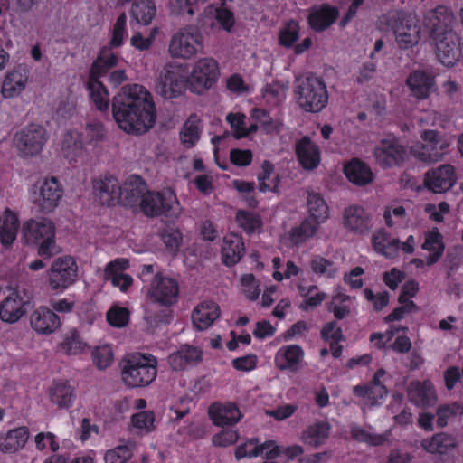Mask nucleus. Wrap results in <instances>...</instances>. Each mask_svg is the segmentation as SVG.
<instances>
[{
    "instance_id": "nucleus-15",
    "label": "nucleus",
    "mask_w": 463,
    "mask_h": 463,
    "mask_svg": "<svg viewBox=\"0 0 463 463\" xmlns=\"http://www.w3.org/2000/svg\"><path fill=\"white\" fill-rule=\"evenodd\" d=\"M33 202L45 213L52 212L62 198L63 190L56 177H46L38 180L32 187Z\"/></svg>"
},
{
    "instance_id": "nucleus-54",
    "label": "nucleus",
    "mask_w": 463,
    "mask_h": 463,
    "mask_svg": "<svg viewBox=\"0 0 463 463\" xmlns=\"http://www.w3.org/2000/svg\"><path fill=\"white\" fill-rule=\"evenodd\" d=\"M201 130L200 119L196 116L190 117L184 123L180 133L182 143L186 147L194 146L200 138Z\"/></svg>"
},
{
    "instance_id": "nucleus-3",
    "label": "nucleus",
    "mask_w": 463,
    "mask_h": 463,
    "mask_svg": "<svg viewBox=\"0 0 463 463\" xmlns=\"http://www.w3.org/2000/svg\"><path fill=\"white\" fill-rule=\"evenodd\" d=\"M294 97L302 110L318 113L326 107L329 94L323 80L315 76H302L296 80Z\"/></svg>"
},
{
    "instance_id": "nucleus-55",
    "label": "nucleus",
    "mask_w": 463,
    "mask_h": 463,
    "mask_svg": "<svg viewBox=\"0 0 463 463\" xmlns=\"http://www.w3.org/2000/svg\"><path fill=\"white\" fill-rule=\"evenodd\" d=\"M318 230L309 221L303 220L302 222L290 230L285 237L293 245L304 243L307 239L313 237Z\"/></svg>"
},
{
    "instance_id": "nucleus-26",
    "label": "nucleus",
    "mask_w": 463,
    "mask_h": 463,
    "mask_svg": "<svg viewBox=\"0 0 463 463\" xmlns=\"http://www.w3.org/2000/svg\"><path fill=\"white\" fill-rule=\"evenodd\" d=\"M146 189V185L139 176L132 175L128 177L120 185V204L131 208L139 206Z\"/></svg>"
},
{
    "instance_id": "nucleus-41",
    "label": "nucleus",
    "mask_w": 463,
    "mask_h": 463,
    "mask_svg": "<svg viewBox=\"0 0 463 463\" xmlns=\"http://www.w3.org/2000/svg\"><path fill=\"white\" fill-rule=\"evenodd\" d=\"M87 349V342L81 338L79 332L74 328L65 332L58 345L59 352L66 355H80L85 353Z\"/></svg>"
},
{
    "instance_id": "nucleus-35",
    "label": "nucleus",
    "mask_w": 463,
    "mask_h": 463,
    "mask_svg": "<svg viewBox=\"0 0 463 463\" xmlns=\"http://www.w3.org/2000/svg\"><path fill=\"white\" fill-rule=\"evenodd\" d=\"M19 228V218L16 213L5 209L0 215V243L5 248L12 246L16 239Z\"/></svg>"
},
{
    "instance_id": "nucleus-47",
    "label": "nucleus",
    "mask_w": 463,
    "mask_h": 463,
    "mask_svg": "<svg viewBox=\"0 0 463 463\" xmlns=\"http://www.w3.org/2000/svg\"><path fill=\"white\" fill-rule=\"evenodd\" d=\"M100 77H92L90 74L88 89L90 97L96 108L100 111H105L109 109V98L106 87L99 80Z\"/></svg>"
},
{
    "instance_id": "nucleus-14",
    "label": "nucleus",
    "mask_w": 463,
    "mask_h": 463,
    "mask_svg": "<svg viewBox=\"0 0 463 463\" xmlns=\"http://www.w3.org/2000/svg\"><path fill=\"white\" fill-rule=\"evenodd\" d=\"M435 53L439 62L446 67H453L461 58L463 43L459 34L455 31L445 33H436L430 38Z\"/></svg>"
},
{
    "instance_id": "nucleus-8",
    "label": "nucleus",
    "mask_w": 463,
    "mask_h": 463,
    "mask_svg": "<svg viewBox=\"0 0 463 463\" xmlns=\"http://www.w3.org/2000/svg\"><path fill=\"white\" fill-rule=\"evenodd\" d=\"M422 143L411 146V155L424 163H436L443 159L450 142L441 133L425 129L420 135Z\"/></svg>"
},
{
    "instance_id": "nucleus-51",
    "label": "nucleus",
    "mask_w": 463,
    "mask_h": 463,
    "mask_svg": "<svg viewBox=\"0 0 463 463\" xmlns=\"http://www.w3.org/2000/svg\"><path fill=\"white\" fill-rule=\"evenodd\" d=\"M288 90V84L282 82H272L267 84L261 90L262 99L270 106H277L286 99Z\"/></svg>"
},
{
    "instance_id": "nucleus-58",
    "label": "nucleus",
    "mask_w": 463,
    "mask_h": 463,
    "mask_svg": "<svg viewBox=\"0 0 463 463\" xmlns=\"http://www.w3.org/2000/svg\"><path fill=\"white\" fill-rule=\"evenodd\" d=\"M251 118L258 128H261L266 133L279 132L281 123L279 119L273 118L262 109H254L251 111Z\"/></svg>"
},
{
    "instance_id": "nucleus-23",
    "label": "nucleus",
    "mask_w": 463,
    "mask_h": 463,
    "mask_svg": "<svg viewBox=\"0 0 463 463\" xmlns=\"http://www.w3.org/2000/svg\"><path fill=\"white\" fill-rule=\"evenodd\" d=\"M29 81V71L23 66L18 65L9 71L3 80L1 94L4 99H14L20 96Z\"/></svg>"
},
{
    "instance_id": "nucleus-39",
    "label": "nucleus",
    "mask_w": 463,
    "mask_h": 463,
    "mask_svg": "<svg viewBox=\"0 0 463 463\" xmlns=\"http://www.w3.org/2000/svg\"><path fill=\"white\" fill-rule=\"evenodd\" d=\"M61 153L70 162H76L84 155L81 135L76 130L68 131L61 143Z\"/></svg>"
},
{
    "instance_id": "nucleus-1",
    "label": "nucleus",
    "mask_w": 463,
    "mask_h": 463,
    "mask_svg": "<svg viewBox=\"0 0 463 463\" xmlns=\"http://www.w3.org/2000/svg\"><path fill=\"white\" fill-rule=\"evenodd\" d=\"M113 118L118 128L128 134L141 135L156 122V106L150 92L142 85L121 89L112 102Z\"/></svg>"
},
{
    "instance_id": "nucleus-37",
    "label": "nucleus",
    "mask_w": 463,
    "mask_h": 463,
    "mask_svg": "<svg viewBox=\"0 0 463 463\" xmlns=\"http://www.w3.org/2000/svg\"><path fill=\"white\" fill-rule=\"evenodd\" d=\"M220 310L217 304L212 301H203L194 309L192 319L199 330L207 329L219 317Z\"/></svg>"
},
{
    "instance_id": "nucleus-42",
    "label": "nucleus",
    "mask_w": 463,
    "mask_h": 463,
    "mask_svg": "<svg viewBox=\"0 0 463 463\" xmlns=\"http://www.w3.org/2000/svg\"><path fill=\"white\" fill-rule=\"evenodd\" d=\"M74 396L73 387L66 382L53 383L49 389L50 401L62 409L72 405Z\"/></svg>"
},
{
    "instance_id": "nucleus-49",
    "label": "nucleus",
    "mask_w": 463,
    "mask_h": 463,
    "mask_svg": "<svg viewBox=\"0 0 463 463\" xmlns=\"http://www.w3.org/2000/svg\"><path fill=\"white\" fill-rule=\"evenodd\" d=\"M156 13V5L151 0H135L131 6L132 17L143 25H148L154 19Z\"/></svg>"
},
{
    "instance_id": "nucleus-61",
    "label": "nucleus",
    "mask_w": 463,
    "mask_h": 463,
    "mask_svg": "<svg viewBox=\"0 0 463 463\" xmlns=\"http://www.w3.org/2000/svg\"><path fill=\"white\" fill-rule=\"evenodd\" d=\"M241 291L243 296L251 301L259 298L260 294V282L252 274H243L240 278Z\"/></svg>"
},
{
    "instance_id": "nucleus-2",
    "label": "nucleus",
    "mask_w": 463,
    "mask_h": 463,
    "mask_svg": "<svg viewBox=\"0 0 463 463\" xmlns=\"http://www.w3.org/2000/svg\"><path fill=\"white\" fill-rule=\"evenodd\" d=\"M392 33L396 47L401 51L415 48L423 37V29L420 19L410 13L392 10L380 18Z\"/></svg>"
},
{
    "instance_id": "nucleus-16",
    "label": "nucleus",
    "mask_w": 463,
    "mask_h": 463,
    "mask_svg": "<svg viewBox=\"0 0 463 463\" xmlns=\"http://www.w3.org/2000/svg\"><path fill=\"white\" fill-rule=\"evenodd\" d=\"M185 69L182 64H168L161 71L156 84V91L162 98L170 99L179 96L186 86Z\"/></svg>"
},
{
    "instance_id": "nucleus-11",
    "label": "nucleus",
    "mask_w": 463,
    "mask_h": 463,
    "mask_svg": "<svg viewBox=\"0 0 463 463\" xmlns=\"http://www.w3.org/2000/svg\"><path fill=\"white\" fill-rule=\"evenodd\" d=\"M30 302L31 295L25 288H5L0 301V319L7 324L16 323L26 314Z\"/></svg>"
},
{
    "instance_id": "nucleus-64",
    "label": "nucleus",
    "mask_w": 463,
    "mask_h": 463,
    "mask_svg": "<svg viewBox=\"0 0 463 463\" xmlns=\"http://www.w3.org/2000/svg\"><path fill=\"white\" fill-rule=\"evenodd\" d=\"M92 360L99 370L109 367L114 360V352L110 345H101L92 351Z\"/></svg>"
},
{
    "instance_id": "nucleus-59",
    "label": "nucleus",
    "mask_w": 463,
    "mask_h": 463,
    "mask_svg": "<svg viewBox=\"0 0 463 463\" xmlns=\"http://www.w3.org/2000/svg\"><path fill=\"white\" fill-rule=\"evenodd\" d=\"M160 238L166 250L171 253H176L180 250L184 237L180 230L167 227L160 233Z\"/></svg>"
},
{
    "instance_id": "nucleus-22",
    "label": "nucleus",
    "mask_w": 463,
    "mask_h": 463,
    "mask_svg": "<svg viewBox=\"0 0 463 463\" xmlns=\"http://www.w3.org/2000/svg\"><path fill=\"white\" fill-rule=\"evenodd\" d=\"M407 394L411 402L422 409L433 406L438 401L434 384L429 380L411 382Z\"/></svg>"
},
{
    "instance_id": "nucleus-20",
    "label": "nucleus",
    "mask_w": 463,
    "mask_h": 463,
    "mask_svg": "<svg viewBox=\"0 0 463 463\" xmlns=\"http://www.w3.org/2000/svg\"><path fill=\"white\" fill-rule=\"evenodd\" d=\"M31 328L38 335H49L61 326L60 317L47 307H38L29 316Z\"/></svg>"
},
{
    "instance_id": "nucleus-63",
    "label": "nucleus",
    "mask_w": 463,
    "mask_h": 463,
    "mask_svg": "<svg viewBox=\"0 0 463 463\" xmlns=\"http://www.w3.org/2000/svg\"><path fill=\"white\" fill-rule=\"evenodd\" d=\"M260 182L259 189L260 192H267L276 188L278 183V176L274 174L273 165L268 161L263 162L261 165L260 173L258 175Z\"/></svg>"
},
{
    "instance_id": "nucleus-4",
    "label": "nucleus",
    "mask_w": 463,
    "mask_h": 463,
    "mask_svg": "<svg viewBox=\"0 0 463 463\" xmlns=\"http://www.w3.org/2000/svg\"><path fill=\"white\" fill-rule=\"evenodd\" d=\"M157 359L149 354L130 356L122 370V380L126 385L137 388L150 384L157 374Z\"/></svg>"
},
{
    "instance_id": "nucleus-6",
    "label": "nucleus",
    "mask_w": 463,
    "mask_h": 463,
    "mask_svg": "<svg viewBox=\"0 0 463 463\" xmlns=\"http://www.w3.org/2000/svg\"><path fill=\"white\" fill-rule=\"evenodd\" d=\"M220 77L217 61L211 57L198 59L186 75V87L194 93L203 94L212 89Z\"/></svg>"
},
{
    "instance_id": "nucleus-48",
    "label": "nucleus",
    "mask_w": 463,
    "mask_h": 463,
    "mask_svg": "<svg viewBox=\"0 0 463 463\" xmlns=\"http://www.w3.org/2000/svg\"><path fill=\"white\" fill-rule=\"evenodd\" d=\"M331 307L335 317L343 319L349 316L354 308L355 298L337 288L332 295Z\"/></svg>"
},
{
    "instance_id": "nucleus-33",
    "label": "nucleus",
    "mask_w": 463,
    "mask_h": 463,
    "mask_svg": "<svg viewBox=\"0 0 463 463\" xmlns=\"http://www.w3.org/2000/svg\"><path fill=\"white\" fill-rule=\"evenodd\" d=\"M421 249L429 252L426 258L428 266L433 265L441 258L445 250V244L443 236L437 228H432L424 232Z\"/></svg>"
},
{
    "instance_id": "nucleus-36",
    "label": "nucleus",
    "mask_w": 463,
    "mask_h": 463,
    "mask_svg": "<svg viewBox=\"0 0 463 463\" xmlns=\"http://www.w3.org/2000/svg\"><path fill=\"white\" fill-rule=\"evenodd\" d=\"M28 438L29 430L26 427L10 430L0 438V451L14 454L24 447Z\"/></svg>"
},
{
    "instance_id": "nucleus-43",
    "label": "nucleus",
    "mask_w": 463,
    "mask_h": 463,
    "mask_svg": "<svg viewBox=\"0 0 463 463\" xmlns=\"http://www.w3.org/2000/svg\"><path fill=\"white\" fill-rule=\"evenodd\" d=\"M457 444L454 436L447 433L435 434L431 438L424 439L420 442L421 448L429 453H447Z\"/></svg>"
},
{
    "instance_id": "nucleus-30",
    "label": "nucleus",
    "mask_w": 463,
    "mask_h": 463,
    "mask_svg": "<svg viewBox=\"0 0 463 463\" xmlns=\"http://www.w3.org/2000/svg\"><path fill=\"white\" fill-rule=\"evenodd\" d=\"M411 95L418 99H426L434 90V78L422 71H414L406 80Z\"/></svg>"
},
{
    "instance_id": "nucleus-18",
    "label": "nucleus",
    "mask_w": 463,
    "mask_h": 463,
    "mask_svg": "<svg viewBox=\"0 0 463 463\" xmlns=\"http://www.w3.org/2000/svg\"><path fill=\"white\" fill-rule=\"evenodd\" d=\"M424 24L430 31V38L435 37L436 33H445L455 31L457 20L453 12L444 5H439L426 12L424 14Z\"/></svg>"
},
{
    "instance_id": "nucleus-7",
    "label": "nucleus",
    "mask_w": 463,
    "mask_h": 463,
    "mask_svg": "<svg viewBox=\"0 0 463 463\" xmlns=\"http://www.w3.org/2000/svg\"><path fill=\"white\" fill-rule=\"evenodd\" d=\"M139 207L147 216L165 214L169 218H177L182 213L176 195L170 188H165L161 192H149L146 189Z\"/></svg>"
},
{
    "instance_id": "nucleus-32",
    "label": "nucleus",
    "mask_w": 463,
    "mask_h": 463,
    "mask_svg": "<svg viewBox=\"0 0 463 463\" xmlns=\"http://www.w3.org/2000/svg\"><path fill=\"white\" fill-rule=\"evenodd\" d=\"M343 223L350 232L364 233L370 228V215L363 207L351 205L344 211Z\"/></svg>"
},
{
    "instance_id": "nucleus-57",
    "label": "nucleus",
    "mask_w": 463,
    "mask_h": 463,
    "mask_svg": "<svg viewBox=\"0 0 463 463\" xmlns=\"http://www.w3.org/2000/svg\"><path fill=\"white\" fill-rule=\"evenodd\" d=\"M312 272L320 277L332 279L338 274L337 265L322 256H315L309 264Z\"/></svg>"
},
{
    "instance_id": "nucleus-31",
    "label": "nucleus",
    "mask_w": 463,
    "mask_h": 463,
    "mask_svg": "<svg viewBox=\"0 0 463 463\" xmlns=\"http://www.w3.org/2000/svg\"><path fill=\"white\" fill-rule=\"evenodd\" d=\"M296 155L301 166L312 170L320 163V150L308 137H304L296 144Z\"/></svg>"
},
{
    "instance_id": "nucleus-10",
    "label": "nucleus",
    "mask_w": 463,
    "mask_h": 463,
    "mask_svg": "<svg viewBox=\"0 0 463 463\" xmlns=\"http://www.w3.org/2000/svg\"><path fill=\"white\" fill-rule=\"evenodd\" d=\"M78 265L74 258L61 256L53 260L47 273L49 288L61 294L78 280Z\"/></svg>"
},
{
    "instance_id": "nucleus-40",
    "label": "nucleus",
    "mask_w": 463,
    "mask_h": 463,
    "mask_svg": "<svg viewBox=\"0 0 463 463\" xmlns=\"http://www.w3.org/2000/svg\"><path fill=\"white\" fill-rule=\"evenodd\" d=\"M330 424L326 421H316L308 425L301 433L300 439L312 447H319L329 437Z\"/></svg>"
},
{
    "instance_id": "nucleus-38",
    "label": "nucleus",
    "mask_w": 463,
    "mask_h": 463,
    "mask_svg": "<svg viewBox=\"0 0 463 463\" xmlns=\"http://www.w3.org/2000/svg\"><path fill=\"white\" fill-rule=\"evenodd\" d=\"M346 178L355 185H366L373 179L370 167L359 159H352L344 166Z\"/></svg>"
},
{
    "instance_id": "nucleus-19",
    "label": "nucleus",
    "mask_w": 463,
    "mask_h": 463,
    "mask_svg": "<svg viewBox=\"0 0 463 463\" xmlns=\"http://www.w3.org/2000/svg\"><path fill=\"white\" fill-rule=\"evenodd\" d=\"M376 163L383 167H392L402 164L406 158V151L399 142L393 138L382 139L373 150Z\"/></svg>"
},
{
    "instance_id": "nucleus-46",
    "label": "nucleus",
    "mask_w": 463,
    "mask_h": 463,
    "mask_svg": "<svg viewBox=\"0 0 463 463\" xmlns=\"http://www.w3.org/2000/svg\"><path fill=\"white\" fill-rule=\"evenodd\" d=\"M111 49L110 46H105L100 50L90 68V74H92V77H102L110 68L117 65L118 59Z\"/></svg>"
},
{
    "instance_id": "nucleus-25",
    "label": "nucleus",
    "mask_w": 463,
    "mask_h": 463,
    "mask_svg": "<svg viewBox=\"0 0 463 463\" xmlns=\"http://www.w3.org/2000/svg\"><path fill=\"white\" fill-rule=\"evenodd\" d=\"M202 357L201 349L184 345L168 356V364L175 371H184L196 365L201 362Z\"/></svg>"
},
{
    "instance_id": "nucleus-60",
    "label": "nucleus",
    "mask_w": 463,
    "mask_h": 463,
    "mask_svg": "<svg viewBox=\"0 0 463 463\" xmlns=\"http://www.w3.org/2000/svg\"><path fill=\"white\" fill-rule=\"evenodd\" d=\"M35 448L37 450L44 453H57L60 445L56 436L52 432H40L34 437Z\"/></svg>"
},
{
    "instance_id": "nucleus-17",
    "label": "nucleus",
    "mask_w": 463,
    "mask_h": 463,
    "mask_svg": "<svg viewBox=\"0 0 463 463\" xmlns=\"http://www.w3.org/2000/svg\"><path fill=\"white\" fill-rule=\"evenodd\" d=\"M179 286L177 281L165 274L156 273L151 280L147 296L151 301L164 307H169L177 300Z\"/></svg>"
},
{
    "instance_id": "nucleus-28",
    "label": "nucleus",
    "mask_w": 463,
    "mask_h": 463,
    "mask_svg": "<svg viewBox=\"0 0 463 463\" xmlns=\"http://www.w3.org/2000/svg\"><path fill=\"white\" fill-rule=\"evenodd\" d=\"M120 185L115 177L106 176L95 183V196L104 205L120 203Z\"/></svg>"
},
{
    "instance_id": "nucleus-62",
    "label": "nucleus",
    "mask_w": 463,
    "mask_h": 463,
    "mask_svg": "<svg viewBox=\"0 0 463 463\" xmlns=\"http://www.w3.org/2000/svg\"><path fill=\"white\" fill-rule=\"evenodd\" d=\"M299 24L291 20L282 26L279 33V43L285 48L293 47L294 43L299 37Z\"/></svg>"
},
{
    "instance_id": "nucleus-24",
    "label": "nucleus",
    "mask_w": 463,
    "mask_h": 463,
    "mask_svg": "<svg viewBox=\"0 0 463 463\" xmlns=\"http://www.w3.org/2000/svg\"><path fill=\"white\" fill-rule=\"evenodd\" d=\"M209 417L216 426H228L238 423L243 414L238 405L232 402H215L209 407Z\"/></svg>"
},
{
    "instance_id": "nucleus-34",
    "label": "nucleus",
    "mask_w": 463,
    "mask_h": 463,
    "mask_svg": "<svg viewBox=\"0 0 463 463\" xmlns=\"http://www.w3.org/2000/svg\"><path fill=\"white\" fill-rule=\"evenodd\" d=\"M244 250V242L239 234L229 233L223 238L221 253L225 265L232 266L239 262Z\"/></svg>"
},
{
    "instance_id": "nucleus-52",
    "label": "nucleus",
    "mask_w": 463,
    "mask_h": 463,
    "mask_svg": "<svg viewBox=\"0 0 463 463\" xmlns=\"http://www.w3.org/2000/svg\"><path fill=\"white\" fill-rule=\"evenodd\" d=\"M383 218L386 225L391 228H404L409 222L405 208L396 203L385 207Z\"/></svg>"
},
{
    "instance_id": "nucleus-53",
    "label": "nucleus",
    "mask_w": 463,
    "mask_h": 463,
    "mask_svg": "<svg viewBox=\"0 0 463 463\" xmlns=\"http://www.w3.org/2000/svg\"><path fill=\"white\" fill-rule=\"evenodd\" d=\"M245 119V115L241 112L229 113L226 116V120L230 124L235 138L239 139L246 137L250 134L257 131L258 126L256 124H251L250 126L247 127Z\"/></svg>"
},
{
    "instance_id": "nucleus-27",
    "label": "nucleus",
    "mask_w": 463,
    "mask_h": 463,
    "mask_svg": "<svg viewBox=\"0 0 463 463\" xmlns=\"http://www.w3.org/2000/svg\"><path fill=\"white\" fill-rule=\"evenodd\" d=\"M305 357L303 348L298 345L281 346L275 354L274 363L279 370L297 371Z\"/></svg>"
},
{
    "instance_id": "nucleus-5",
    "label": "nucleus",
    "mask_w": 463,
    "mask_h": 463,
    "mask_svg": "<svg viewBox=\"0 0 463 463\" xmlns=\"http://www.w3.org/2000/svg\"><path fill=\"white\" fill-rule=\"evenodd\" d=\"M22 235L28 243L38 246L41 256L51 257L55 252V227L49 219H29L24 222Z\"/></svg>"
},
{
    "instance_id": "nucleus-13",
    "label": "nucleus",
    "mask_w": 463,
    "mask_h": 463,
    "mask_svg": "<svg viewBox=\"0 0 463 463\" xmlns=\"http://www.w3.org/2000/svg\"><path fill=\"white\" fill-rule=\"evenodd\" d=\"M47 140L45 129L39 125H29L14 137V146L21 157L33 158L43 150Z\"/></svg>"
},
{
    "instance_id": "nucleus-56",
    "label": "nucleus",
    "mask_w": 463,
    "mask_h": 463,
    "mask_svg": "<svg viewBox=\"0 0 463 463\" xmlns=\"http://www.w3.org/2000/svg\"><path fill=\"white\" fill-rule=\"evenodd\" d=\"M136 449L134 442H127L109 449L104 455L107 463H126L130 460Z\"/></svg>"
},
{
    "instance_id": "nucleus-12",
    "label": "nucleus",
    "mask_w": 463,
    "mask_h": 463,
    "mask_svg": "<svg viewBox=\"0 0 463 463\" xmlns=\"http://www.w3.org/2000/svg\"><path fill=\"white\" fill-rule=\"evenodd\" d=\"M385 375V370L379 369L374 373L372 381L353 387L352 392L354 397L360 399V404L364 411L383 403L389 392L384 384Z\"/></svg>"
},
{
    "instance_id": "nucleus-21",
    "label": "nucleus",
    "mask_w": 463,
    "mask_h": 463,
    "mask_svg": "<svg viewBox=\"0 0 463 463\" xmlns=\"http://www.w3.org/2000/svg\"><path fill=\"white\" fill-rule=\"evenodd\" d=\"M457 181L454 166L442 165L425 174L424 184L433 193H443L450 189Z\"/></svg>"
},
{
    "instance_id": "nucleus-45",
    "label": "nucleus",
    "mask_w": 463,
    "mask_h": 463,
    "mask_svg": "<svg viewBox=\"0 0 463 463\" xmlns=\"http://www.w3.org/2000/svg\"><path fill=\"white\" fill-rule=\"evenodd\" d=\"M372 243L373 249L386 258L395 257L400 248V241L391 237L383 231H378L373 233Z\"/></svg>"
},
{
    "instance_id": "nucleus-9",
    "label": "nucleus",
    "mask_w": 463,
    "mask_h": 463,
    "mask_svg": "<svg viewBox=\"0 0 463 463\" xmlns=\"http://www.w3.org/2000/svg\"><path fill=\"white\" fill-rule=\"evenodd\" d=\"M203 49V39L201 32L189 25L178 30L171 37L168 52L174 58L189 60Z\"/></svg>"
},
{
    "instance_id": "nucleus-50",
    "label": "nucleus",
    "mask_w": 463,
    "mask_h": 463,
    "mask_svg": "<svg viewBox=\"0 0 463 463\" xmlns=\"http://www.w3.org/2000/svg\"><path fill=\"white\" fill-rule=\"evenodd\" d=\"M235 221L247 234L260 233L262 230V220L258 213L239 210L236 213Z\"/></svg>"
},
{
    "instance_id": "nucleus-44",
    "label": "nucleus",
    "mask_w": 463,
    "mask_h": 463,
    "mask_svg": "<svg viewBox=\"0 0 463 463\" xmlns=\"http://www.w3.org/2000/svg\"><path fill=\"white\" fill-rule=\"evenodd\" d=\"M338 15L335 8L323 5L314 8L309 15V24L315 31H323L331 25Z\"/></svg>"
},
{
    "instance_id": "nucleus-29",
    "label": "nucleus",
    "mask_w": 463,
    "mask_h": 463,
    "mask_svg": "<svg viewBox=\"0 0 463 463\" xmlns=\"http://www.w3.org/2000/svg\"><path fill=\"white\" fill-rule=\"evenodd\" d=\"M307 205L308 215L305 220L318 230L330 217L329 206L321 194L314 192L308 194Z\"/></svg>"
}]
</instances>
